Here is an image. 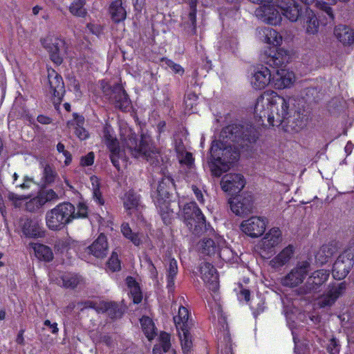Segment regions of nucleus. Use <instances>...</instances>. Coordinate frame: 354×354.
<instances>
[{
	"instance_id": "c756f323",
	"label": "nucleus",
	"mask_w": 354,
	"mask_h": 354,
	"mask_svg": "<svg viewBox=\"0 0 354 354\" xmlns=\"http://www.w3.org/2000/svg\"><path fill=\"white\" fill-rule=\"evenodd\" d=\"M337 252L338 247L336 243L323 245L315 254L316 261L324 265L330 261Z\"/></svg>"
},
{
	"instance_id": "864d4df0",
	"label": "nucleus",
	"mask_w": 354,
	"mask_h": 354,
	"mask_svg": "<svg viewBox=\"0 0 354 354\" xmlns=\"http://www.w3.org/2000/svg\"><path fill=\"white\" fill-rule=\"evenodd\" d=\"M161 62H164L167 66L170 68L175 74H178L181 76L184 74V68L179 64L175 63L173 60L167 57H162Z\"/></svg>"
},
{
	"instance_id": "58836bf2",
	"label": "nucleus",
	"mask_w": 354,
	"mask_h": 354,
	"mask_svg": "<svg viewBox=\"0 0 354 354\" xmlns=\"http://www.w3.org/2000/svg\"><path fill=\"white\" fill-rule=\"evenodd\" d=\"M178 332L183 354H192L193 343L189 328L178 330Z\"/></svg>"
},
{
	"instance_id": "c85d7f7f",
	"label": "nucleus",
	"mask_w": 354,
	"mask_h": 354,
	"mask_svg": "<svg viewBox=\"0 0 354 354\" xmlns=\"http://www.w3.org/2000/svg\"><path fill=\"white\" fill-rule=\"evenodd\" d=\"M330 272L327 270H318L313 272L308 277L306 281V287L310 291H316L328 279Z\"/></svg>"
},
{
	"instance_id": "7ed1b4c3",
	"label": "nucleus",
	"mask_w": 354,
	"mask_h": 354,
	"mask_svg": "<svg viewBox=\"0 0 354 354\" xmlns=\"http://www.w3.org/2000/svg\"><path fill=\"white\" fill-rule=\"evenodd\" d=\"M263 62L270 67L276 69L272 80L278 89L290 87L295 81V74L286 69L289 62L290 55L287 50L283 48H270L265 50L261 55Z\"/></svg>"
},
{
	"instance_id": "4be33fe9",
	"label": "nucleus",
	"mask_w": 354,
	"mask_h": 354,
	"mask_svg": "<svg viewBox=\"0 0 354 354\" xmlns=\"http://www.w3.org/2000/svg\"><path fill=\"white\" fill-rule=\"evenodd\" d=\"M272 79L271 71L263 65L258 66L252 77L251 84L255 89L265 88Z\"/></svg>"
},
{
	"instance_id": "39448f33",
	"label": "nucleus",
	"mask_w": 354,
	"mask_h": 354,
	"mask_svg": "<svg viewBox=\"0 0 354 354\" xmlns=\"http://www.w3.org/2000/svg\"><path fill=\"white\" fill-rule=\"evenodd\" d=\"M175 189L174 179L169 176H163L158 182L156 191L152 195L154 203L165 225L171 223L174 212L171 209V196Z\"/></svg>"
},
{
	"instance_id": "cd10ccee",
	"label": "nucleus",
	"mask_w": 354,
	"mask_h": 354,
	"mask_svg": "<svg viewBox=\"0 0 354 354\" xmlns=\"http://www.w3.org/2000/svg\"><path fill=\"white\" fill-rule=\"evenodd\" d=\"M259 35L261 39L265 43L272 44L273 46L272 48L277 49L281 48L278 46H280L282 42V37L276 30L270 27H265L259 30ZM270 48L271 47H268L266 50Z\"/></svg>"
},
{
	"instance_id": "37998d69",
	"label": "nucleus",
	"mask_w": 354,
	"mask_h": 354,
	"mask_svg": "<svg viewBox=\"0 0 354 354\" xmlns=\"http://www.w3.org/2000/svg\"><path fill=\"white\" fill-rule=\"evenodd\" d=\"M281 234L279 228H272L263 238V245L268 248L275 247L281 241Z\"/></svg>"
},
{
	"instance_id": "4c0bfd02",
	"label": "nucleus",
	"mask_w": 354,
	"mask_h": 354,
	"mask_svg": "<svg viewBox=\"0 0 354 354\" xmlns=\"http://www.w3.org/2000/svg\"><path fill=\"white\" fill-rule=\"evenodd\" d=\"M142 330L149 340H152L156 336V328L155 324L149 317L142 316L140 319Z\"/></svg>"
},
{
	"instance_id": "680f3d73",
	"label": "nucleus",
	"mask_w": 354,
	"mask_h": 354,
	"mask_svg": "<svg viewBox=\"0 0 354 354\" xmlns=\"http://www.w3.org/2000/svg\"><path fill=\"white\" fill-rule=\"evenodd\" d=\"M133 302L135 304H140L142 300V293L140 290V287L138 288H133L130 290Z\"/></svg>"
},
{
	"instance_id": "6e6552de",
	"label": "nucleus",
	"mask_w": 354,
	"mask_h": 354,
	"mask_svg": "<svg viewBox=\"0 0 354 354\" xmlns=\"http://www.w3.org/2000/svg\"><path fill=\"white\" fill-rule=\"evenodd\" d=\"M183 221L195 235L202 234L206 228V220L202 211L194 201L187 203L183 209Z\"/></svg>"
},
{
	"instance_id": "c9c22d12",
	"label": "nucleus",
	"mask_w": 354,
	"mask_h": 354,
	"mask_svg": "<svg viewBox=\"0 0 354 354\" xmlns=\"http://www.w3.org/2000/svg\"><path fill=\"white\" fill-rule=\"evenodd\" d=\"M110 151V160L113 165L118 169H120V158L121 150L119 142L116 138L104 142Z\"/></svg>"
},
{
	"instance_id": "f8f14e48",
	"label": "nucleus",
	"mask_w": 354,
	"mask_h": 354,
	"mask_svg": "<svg viewBox=\"0 0 354 354\" xmlns=\"http://www.w3.org/2000/svg\"><path fill=\"white\" fill-rule=\"evenodd\" d=\"M225 241L221 236L215 237V239L204 238L200 241V248L202 254L207 256L217 254L219 258L227 260L225 253L230 254L232 251L227 247H224Z\"/></svg>"
},
{
	"instance_id": "4d7b16f0",
	"label": "nucleus",
	"mask_w": 354,
	"mask_h": 354,
	"mask_svg": "<svg viewBox=\"0 0 354 354\" xmlns=\"http://www.w3.org/2000/svg\"><path fill=\"white\" fill-rule=\"evenodd\" d=\"M198 96L194 92H189L185 97V102L186 106L192 109L197 104Z\"/></svg>"
},
{
	"instance_id": "1a4fd4ad",
	"label": "nucleus",
	"mask_w": 354,
	"mask_h": 354,
	"mask_svg": "<svg viewBox=\"0 0 354 354\" xmlns=\"http://www.w3.org/2000/svg\"><path fill=\"white\" fill-rule=\"evenodd\" d=\"M241 148L220 140H214L210 147L212 159H216L220 164L230 166L238 161Z\"/></svg>"
},
{
	"instance_id": "052dcab7",
	"label": "nucleus",
	"mask_w": 354,
	"mask_h": 354,
	"mask_svg": "<svg viewBox=\"0 0 354 354\" xmlns=\"http://www.w3.org/2000/svg\"><path fill=\"white\" fill-rule=\"evenodd\" d=\"M113 130L112 127L110 124L106 123L103 127V139L104 142L116 138L113 136Z\"/></svg>"
},
{
	"instance_id": "13d9d810",
	"label": "nucleus",
	"mask_w": 354,
	"mask_h": 354,
	"mask_svg": "<svg viewBox=\"0 0 354 354\" xmlns=\"http://www.w3.org/2000/svg\"><path fill=\"white\" fill-rule=\"evenodd\" d=\"M239 288L240 290L239 293H237L238 299L240 300L244 299L246 302H248L250 300V290L244 288L242 283L239 284Z\"/></svg>"
},
{
	"instance_id": "a19ab883",
	"label": "nucleus",
	"mask_w": 354,
	"mask_h": 354,
	"mask_svg": "<svg viewBox=\"0 0 354 354\" xmlns=\"http://www.w3.org/2000/svg\"><path fill=\"white\" fill-rule=\"evenodd\" d=\"M189 319V310L184 306H180L178 308V315L174 317L177 330H182L183 328H189L188 327Z\"/></svg>"
},
{
	"instance_id": "9d476101",
	"label": "nucleus",
	"mask_w": 354,
	"mask_h": 354,
	"mask_svg": "<svg viewBox=\"0 0 354 354\" xmlns=\"http://www.w3.org/2000/svg\"><path fill=\"white\" fill-rule=\"evenodd\" d=\"M102 91L106 95H108V91H110L111 95L109 97L111 103L116 109L123 113L129 112L132 108L131 100L127 91L120 83H115L108 88L103 86Z\"/></svg>"
},
{
	"instance_id": "c03bdc74",
	"label": "nucleus",
	"mask_w": 354,
	"mask_h": 354,
	"mask_svg": "<svg viewBox=\"0 0 354 354\" xmlns=\"http://www.w3.org/2000/svg\"><path fill=\"white\" fill-rule=\"evenodd\" d=\"M102 311L107 312L109 317L111 319L120 318L123 315V311L115 302H104Z\"/></svg>"
},
{
	"instance_id": "6e6d98bb",
	"label": "nucleus",
	"mask_w": 354,
	"mask_h": 354,
	"mask_svg": "<svg viewBox=\"0 0 354 354\" xmlns=\"http://www.w3.org/2000/svg\"><path fill=\"white\" fill-rule=\"evenodd\" d=\"M95 154L93 151L88 152L86 156H82L80 165L82 167L91 166L94 163Z\"/></svg>"
},
{
	"instance_id": "69168bd1",
	"label": "nucleus",
	"mask_w": 354,
	"mask_h": 354,
	"mask_svg": "<svg viewBox=\"0 0 354 354\" xmlns=\"http://www.w3.org/2000/svg\"><path fill=\"white\" fill-rule=\"evenodd\" d=\"M32 182L33 180L32 178H29L28 176H26L24 178V182L20 184H16V187H20L22 189H28L30 187Z\"/></svg>"
},
{
	"instance_id": "a18cd8bd",
	"label": "nucleus",
	"mask_w": 354,
	"mask_h": 354,
	"mask_svg": "<svg viewBox=\"0 0 354 354\" xmlns=\"http://www.w3.org/2000/svg\"><path fill=\"white\" fill-rule=\"evenodd\" d=\"M121 232L123 236L130 240L134 245L139 246L142 243V241L139 237V234L133 232L128 223H123L121 225Z\"/></svg>"
},
{
	"instance_id": "bf43d9fd",
	"label": "nucleus",
	"mask_w": 354,
	"mask_h": 354,
	"mask_svg": "<svg viewBox=\"0 0 354 354\" xmlns=\"http://www.w3.org/2000/svg\"><path fill=\"white\" fill-rule=\"evenodd\" d=\"M266 303L263 299H260L258 302L257 307L250 306L251 310H252L253 316L257 318L259 315L263 313L266 309Z\"/></svg>"
},
{
	"instance_id": "79ce46f5",
	"label": "nucleus",
	"mask_w": 354,
	"mask_h": 354,
	"mask_svg": "<svg viewBox=\"0 0 354 354\" xmlns=\"http://www.w3.org/2000/svg\"><path fill=\"white\" fill-rule=\"evenodd\" d=\"M92 186L93 199L99 205L104 204V200L100 191V179L95 175L90 177Z\"/></svg>"
},
{
	"instance_id": "7c9ffc66",
	"label": "nucleus",
	"mask_w": 354,
	"mask_h": 354,
	"mask_svg": "<svg viewBox=\"0 0 354 354\" xmlns=\"http://www.w3.org/2000/svg\"><path fill=\"white\" fill-rule=\"evenodd\" d=\"M294 252L293 245H288L270 261V266L275 269L283 267L290 261Z\"/></svg>"
},
{
	"instance_id": "412c9836",
	"label": "nucleus",
	"mask_w": 354,
	"mask_h": 354,
	"mask_svg": "<svg viewBox=\"0 0 354 354\" xmlns=\"http://www.w3.org/2000/svg\"><path fill=\"white\" fill-rule=\"evenodd\" d=\"M85 118L78 113H73V118L69 120L66 126L73 131L74 134L80 140H86L90 136L88 131L84 128Z\"/></svg>"
},
{
	"instance_id": "e2e57ef3",
	"label": "nucleus",
	"mask_w": 354,
	"mask_h": 354,
	"mask_svg": "<svg viewBox=\"0 0 354 354\" xmlns=\"http://www.w3.org/2000/svg\"><path fill=\"white\" fill-rule=\"evenodd\" d=\"M198 0H189V5L190 7V12L189 14V19L192 22H195L196 21V4Z\"/></svg>"
},
{
	"instance_id": "a878e982",
	"label": "nucleus",
	"mask_w": 354,
	"mask_h": 354,
	"mask_svg": "<svg viewBox=\"0 0 354 354\" xmlns=\"http://www.w3.org/2000/svg\"><path fill=\"white\" fill-rule=\"evenodd\" d=\"M201 279L206 283L212 286V290L215 291L218 288V274L214 266L209 263H202L200 267Z\"/></svg>"
},
{
	"instance_id": "72a5a7b5",
	"label": "nucleus",
	"mask_w": 354,
	"mask_h": 354,
	"mask_svg": "<svg viewBox=\"0 0 354 354\" xmlns=\"http://www.w3.org/2000/svg\"><path fill=\"white\" fill-rule=\"evenodd\" d=\"M109 13L114 22L123 21L127 17V11L122 6V0H113L109 8Z\"/></svg>"
},
{
	"instance_id": "20e7f679",
	"label": "nucleus",
	"mask_w": 354,
	"mask_h": 354,
	"mask_svg": "<svg viewBox=\"0 0 354 354\" xmlns=\"http://www.w3.org/2000/svg\"><path fill=\"white\" fill-rule=\"evenodd\" d=\"M259 133L252 124L232 123L223 127L220 133V141L248 149L258 140Z\"/></svg>"
},
{
	"instance_id": "ddd939ff",
	"label": "nucleus",
	"mask_w": 354,
	"mask_h": 354,
	"mask_svg": "<svg viewBox=\"0 0 354 354\" xmlns=\"http://www.w3.org/2000/svg\"><path fill=\"white\" fill-rule=\"evenodd\" d=\"M354 266V253L346 250L340 254L333 263L332 274L335 279L342 280L349 273Z\"/></svg>"
},
{
	"instance_id": "603ef678",
	"label": "nucleus",
	"mask_w": 354,
	"mask_h": 354,
	"mask_svg": "<svg viewBox=\"0 0 354 354\" xmlns=\"http://www.w3.org/2000/svg\"><path fill=\"white\" fill-rule=\"evenodd\" d=\"M160 347L164 353H167L171 348V335L169 333L162 331L159 336Z\"/></svg>"
},
{
	"instance_id": "0e129e2a",
	"label": "nucleus",
	"mask_w": 354,
	"mask_h": 354,
	"mask_svg": "<svg viewBox=\"0 0 354 354\" xmlns=\"http://www.w3.org/2000/svg\"><path fill=\"white\" fill-rule=\"evenodd\" d=\"M180 162L181 164L186 165L188 167H192V165L194 162V158L193 157V155L191 152H186L185 157L180 160Z\"/></svg>"
},
{
	"instance_id": "ea45409f",
	"label": "nucleus",
	"mask_w": 354,
	"mask_h": 354,
	"mask_svg": "<svg viewBox=\"0 0 354 354\" xmlns=\"http://www.w3.org/2000/svg\"><path fill=\"white\" fill-rule=\"evenodd\" d=\"M57 177L58 174L55 168L53 165L46 164L41 173V183L42 186L52 185Z\"/></svg>"
},
{
	"instance_id": "f257e3e1",
	"label": "nucleus",
	"mask_w": 354,
	"mask_h": 354,
	"mask_svg": "<svg viewBox=\"0 0 354 354\" xmlns=\"http://www.w3.org/2000/svg\"><path fill=\"white\" fill-rule=\"evenodd\" d=\"M292 109H289V100L279 95L276 92H265L259 95L254 108L256 120L272 127H279L286 122L295 131H299L307 123V117L304 110H295L292 115Z\"/></svg>"
},
{
	"instance_id": "09e8293b",
	"label": "nucleus",
	"mask_w": 354,
	"mask_h": 354,
	"mask_svg": "<svg viewBox=\"0 0 354 354\" xmlns=\"http://www.w3.org/2000/svg\"><path fill=\"white\" fill-rule=\"evenodd\" d=\"M106 267L109 270L115 272L121 270V261L119 259L116 252H113L106 262Z\"/></svg>"
},
{
	"instance_id": "473e14b6",
	"label": "nucleus",
	"mask_w": 354,
	"mask_h": 354,
	"mask_svg": "<svg viewBox=\"0 0 354 354\" xmlns=\"http://www.w3.org/2000/svg\"><path fill=\"white\" fill-rule=\"evenodd\" d=\"M30 246L34 250L35 255L39 261L44 262H50L54 258L52 249L44 244L31 243Z\"/></svg>"
},
{
	"instance_id": "b1692460",
	"label": "nucleus",
	"mask_w": 354,
	"mask_h": 354,
	"mask_svg": "<svg viewBox=\"0 0 354 354\" xmlns=\"http://www.w3.org/2000/svg\"><path fill=\"white\" fill-rule=\"evenodd\" d=\"M59 198L57 194L52 189L43 190L39 192V195L30 200L27 204V209L30 212L35 211V208L39 209L46 203L57 201Z\"/></svg>"
},
{
	"instance_id": "aec40b11",
	"label": "nucleus",
	"mask_w": 354,
	"mask_h": 354,
	"mask_svg": "<svg viewBox=\"0 0 354 354\" xmlns=\"http://www.w3.org/2000/svg\"><path fill=\"white\" fill-rule=\"evenodd\" d=\"M346 289L345 281L341 282L337 285H330L328 290L322 295L319 299V306L321 308L332 306L337 299L341 297Z\"/></svg>"
},
{
	"instance_id": "f03ea898",
	"label": "nucleus",
	"mask_w": 354,
	"mask_h": 354,
	"mask_svg": "<svg viewBox=\"0 0 354 354\" xmlns=\"http://www.w3.org/2000/svg\"><path fill=\"white\" fill-rule=\"evenodd\" d=\"M275 3L278 9L270 5L257 8L254 12L257 19L263 22H281L283 17L290 22H315L317 19L311 10L306 8L304 14L295 0H276Z\"/></svg>"
},
{
	"instance_id": "bb28decb",
	"label": "nucleus",
	"mask_w": 354,
	"mask_h": 354,
	"mask_svg": "<svg viewBox=\"0 0 354 354\" xmlns=\"http://www.w3.org/2000/svg\"><path fill=\"white\" fill-rule=\"evenodd\" d=\"M334 35L344 46H350L354 43V30L346 24H339L334 28Z\"/></svg>"
},
{
	"instance_id": "3c124183",
	"label": "nucleus",
	"mask_w": 354,
	"mask_h": 354,
	"mask_svg": "<svg viewBox=\"0 0 354 354\" xmlns=\"http://www.w3.org/2000/svg\"><path fill=\"white\" fill-rule=\"evenodd\" d=\"M14 115V117H15L17 119H25L26 120L30 122V123L34 122V118L32 116V115L29 113V111L26 109L25 107H21V111H18L17 113V108L14 107L12 109V111H10L9 114V117Z\"/></svg>"
},
{
	"instance_id": "2eb2a0df",
	"label": "nucleus",
	"mask_w": 354,
	"mask_h": 354,
	"mask_svg": "<svg viewBox=\"0 0 354 354\" xmlns=\"http://www.w3.org/2000/svg\"><path fill=\"white\" fill-rule=\"evenodd\" d=\"M230 209L237 216H245L252 212L253 196L249 192L235 195L229 199Z\"/></svg>"
},
{
	"instance_id": "5fc2aeb1",
	"label": "nucleus",
	"mask_w": 354,
	"mask_h": 354,
	"mask_svg": "<svg viewBox=\"0 0 354 354\" xmlns=\"http://www.w3.org/2000/svg\"><path fill=\"white\" fill-rule=\"evenodd\" d=\"M88 211V206L84 203L80 202L77 205V212L74 210V219L87 218Z\"/></svg>"
},
{
	"instance_id": "774afa93",
	"label": "nucleus",
	"mask_w": 354,
	"mask_h": 354,
	"mask_svg": "<svg viewBox=\"0 0 354 354\" xmlns=\"http://www.w3.org/2000/svg\"><path fill=\"white\" fill-rule=\"evenodd\" d=\"M126 283L127 286L131 289L133 290V288H140L139 283L136 281V280L131 276H129L126 279Z\"/></svg>"
},
{
	"instance_id": "0eeeda50",
	"label": "nucleus",
	"mask_w": 354,
	"mask_h": 354,
	"mask_svg": "<svg viewBox=\"0 0 354 354\" xmlns=\"http://www.w3.org/2000/svg\"><path fill=\"white\" fill-rule=\"evenodd\" d=\"M75 206L70 202H63L48 210L46 214V224L53 231L64 229L74 220Z\"/></svg>"
},
{
	"instance_id": "de8ad7c7",
	"label": "nucleus",
	"mask_w": 354,
	"mask_h": 354,
	"mask_svg": "<svg viewBox=\"0 0 354 354\" xmlns=\"http://www.w3.org/2000/svg\"><path fill=\"white\" fill-rule=\"evenodd\" d=\"M319 91L316 87L311 86L304 88L301 95L306 102H317L319 97Z\"/></svg>"
},
{
	"instance_id": "f3484780",
	"label": "nucleus",
	"mask_w": 354,
	"mask_h": 354,
	"mask_svg": "<svg viewBox=\"0 0 354 354\" xmlns=\"http://www.w3.org/2000/svg\"><path fill=\"white\" fill-rule=\"evenodd\" d=\"M19 226L22 234L28 239L42 238L45 236V230L36 218L24 216L19 221Z\"/></svg>"
},
{
	"instance_id": "6ab92c4d",
	"label": "nucleus",
	"mask_w": 354,
	"mask_h": 354,
	"mask_svg": "<svg viewBox=\"0 0 354 354\" xmlns=\"http://www.w3.org/2000/svg\"><path fill=\"white\" fill-rule=\"evenodd\" d=\"M266 221L259 216H252L241 224V230L248 236L256 238L263 234L266 231Z\"/></svg>"
},
{
	"instance_id": "8fccbe9b",
	"label": "nucleus",
	"mask_w": 354,
	"mask_h": 354,
	"mask_svg": "<svg viewBox=\"0 0 354 354\" xmlns=\"http://www.w3.org/2000/svg\"><path fill=\"white\" fill-rule=\"evenodd\" d=\"M84 0H74L70 6V11L73 15L82 17L86 14L84 8Z\"/></svg>"
},
{
	"instance_id": "5701e85b",
	"label": "nucleus",
	"mask_w": 354,
	"mask_h": 354,
	"mask_svg": "<svg viewBox=\"0 0 354 354\" xmlns=\"http://www.w3.org/2000/svg\"><path fill=\"white\" fill-rule=\"evenodd\" d=\"M155 43L153 24H147L140 34L139 38L134 42L135 48L145 51Z\"/></svg>"
},
{
	"instance_id": "9b49d317",
	"label": "nucleus",
	"mask_w": 354,
	"mask_h": 354,
	"mask_svg": "<svg viewBox=\"0 0 354 354\" xmlns=\"http://www.w3.org/2000/svg\"><path fill=\"white\" fill-rule=\"evenodd\" d=\"M42 46L49 53L50 60L57 66L63 62L62 51L65 48V41L55 35L48 34L46 37L41 39Z\"/></svg>"
},
{
	"instance_id": "338daca9",
	"label": "nucleus",
	"mask_w": 354,
	"mask_h": 354,
	"mask_svg": "<svg viewBox=\"0 0 354 354\" xmlns=\"http://www.w3.org/2000/svg\"><path fill=\"white\" fill-rule=\"evenodd\" d=\"M8 198L13 202L14 205L17 206V202L23 201L26 198V197L23 195H18L14 192H9L8 194Z\"/></svg>"
},
{
	"instance_id": "e433bc0d",
	"label": "nucleus",
	"mask_w": 354,
	"mask_h": 354,
	"mask_svg": "<svg viewBox=\"0 0 354 354\" xmlns=\"http://www.w3.org/2000/svg\"><path fill=\"white\" fill-rule=\"evenodd\" d=\"M178 272L177 261L172 258L169 260V266L167 269V288L169 292L174 291L175 279Z\"/></svg>"
},
{
	"instance_id": "423d86ee",
	"label": "nucleus",
	"mask_w": 354,
	"mask_h": 354,
	"mask_svg": "<svg viewBox=\"0 0 354 354\" xmlns=\"http://www.w3.org/2000/svg\"><path fill=\"white\" fill-rule=\"evenodd\" d=\"M121 142L124 147L127 148L132 156L135 158H144L149 160L153 152L150 145V138L142 133L138 136L131 128L126 129L121 133Z\"/></svg>"
},
{
	"instance_id": "2f4dec72",
	"label": "nucleus",
	"mask_w": 354,
	"mask_h": 354,
	"mask_svg": "<svg viewBox=\"0 0 354 354\" xmlns=\"http://www.w3.org/2000/svg\"><path fill=\"white\" fill-rule=\"evenodd\" d=\"M60 279L62 281V286L66 289L74 290L79 285L84 282V277L79 273L66 272L61 276Z\"/></svg>"
},
{
	"instance_id": "393cba45",
	"label": "nucleus",
	"mask_w": 354,
	"mask_h": 354,
	"mask_svg": "<svg viewBox=\"0 0 354 354\" xmlns=\"http://www.w3.org/2000/svg\"><path fill=\"white\" fill-rule=\"evenodd\" d=\"M109 245L107 238L104 233H100L91 245L87 247L88 252L97 259H103L108 254Z\"/></svg>"
},
{
	"instance_id": "a211bd4d",
	"label": "nucleus",
	"mask_w": 354,
	"mask_h": 354,
	"mask_svg": "<svg viewBox=\"0 0 354 354\" xmlns=\"http://www.w3.org/2000/svg\"><path fill=\"white\" fill-rule=\"evenodd\" d=\"M245 185V179L241 174H227L221 180L222 189L232 196L240 192Z\"/></svg>"
},
{
	"instance_id": "dca6fc26",
	"label": "nucleus",
	"mask_w": 354,
	"mask_h": 354,
	"mask_svg": "<svg viewBox=\"0 0 354 354\" xmlns=\"http://www.w3.org/2000/svg\"><path fill=\"white\" fill-rule=\"evenodd\" d=\"M47 72L50 93L53 95L54 103L59 104L66 91L64 80L61 75L53 68L48 67Z\"/></svg>"
},
{
	"instance_id": "4468645a",
	"label": "nucleus",
	"mask_w": 354,
	"mask_h": 354,
	"mask_svg": "<svg viewBox=\"0 0 354 354\" xmlns=\"http://www.w3.org/2000/svg\"><path fill=\"white\" fill-rule=\"evenodd\" d=\"M310 264L307 261L298 262L286 275L281 279V284L289 288H295L303 283L306 279Z\"/></svg>"
},
{
	"instance_id": "f704fd0d",
	"label": "nucleus",
	"mask_w": 354,
	"mask_h": 354,
	"mask_svg": "<svg viewBox=\"0 0 354 354\" xmlns=\"http://www.w3.org/2000/svg\"><path fill=\"white\" fill-rule=\"evenodd\" d=\"M122 200L124 209L131 214V210L138 209L140 203V195L133 189H129L124 194Z\"/></svg>"
},
{
	"instance_id": "49530a36",
	"label": "nucleus",
	"mask_w": 354,
	"mask_h": 354,
	"mask_svg": "<svg viewBox=\"0 0 354 354\" xmlns=\"http://www.w3.org/2000/svg\"><path fill=\"white\" fill-rule=\"evenodd\" d=\"M230 166L228 165L220 164L216 159H212L209 162V168L212 175L214 177H220L226 172Z\"/></svg>"
}]
</instances>
